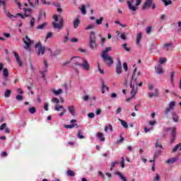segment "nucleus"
Masks as SVG:
<instances>
[{
    "instance_id": "nucleus-1",
    "label": "nucleus",
    "mask_w": 181,
    "mask_h": 181,
    "mask_svg": "<svg viewBox=\"0 0 181 181\" xmlns=\"http://www.w3.org/2000/svg\"><path fill=\"white\" fill-rule=\"evenodd\" d=\"M8 1H9V0H0V6L2 5L3 9L5 11L6 16L8 18H9V19H11V21H16V19H15V18H18V16H20L21 18V19H25V18H28V17L30 16V14L25 13L23 16V14H22L21 13H18L15 16L11 14V13H9V11H6V4H8Z\"/></svg>"
},
{
    "instance_id": "nucleus-2",
    "label": "nucleus",
    "mask_w": 181,
    "mask_h": 181,
    "mask_svg": "<svg viewBox=\"0 0 181 181\" xmlns=\"http://www.w3.org/2000/svg\"><path fill=\"white\" fill-rule=\"evenodd\" d=\"M71 62H72L75 66H80L81 67H83L84 70H90V64H88V62L86 59H81L78 57H74L71 58Z\"/></svg>"
},
{
    "instance_id": "nucleus-3",
    "label": "nucleus",
    "mask_w": 181,
    "mask_h": 181,
    "mask_svg": "<svg viewBox=\"0 0 181 181\" xmlns=\"http://www.w3.org/2000/svg\"><path fill=\"white\" fill-rule=\"evenodd\" d=\"M155 148H156V152L154 154V159H156L160 153H162V149H163V146L162 144H159L158 141H157L155 144Z\"/></svg>"
},
{
    "instance_id": "nucleus-4",
    "label": "nucleus",
    "mask_w": 181,
    "mask_h": 181,
    "mask_svg": "<svg viewBox=\"0 0 181 181\" xmlns=\"http://www.w3.org/2000/svg\"><path fill=\"white\" fill-rule=\"evenodd\" d=\"M102 59H103V62L110 67L112 64H114V60L112 59V57H111L110 55H101Z\"/></svg>"
},
{
    "instance_id": "nucleus-5",
    "label": "nucleus",
    "mask_w": 181,
    "mask_h": 181,
    "mask_svg": "<svg viewBox=\"0 0 181 181\" xmlns=\"http://www.w3.org/2000/svg\"><path fill=\"white\" fill-rule=\"evenodd\" d=\"M25 39L26 40H25V38H23V42L25 45L24 47L25 50H29V49H30V45L33 43V41L30 40V38H29L28 35L25 36Z\"/></svg>"
},
{
    "instance_id": "nucleus-6",
    "label": "nucleus",
    "mask_w": 181,
    "mask_h": 181,
    "mask_svg": "<svg viewBox=\"0 0 181 181\" xmlns=\"http://www.w3.org/2000/svg\"><path fill=\"white\" fill-rule=\"evenodd\" d=\"M152 2H153V0H146L141 7V11H146V9H149L152 5Z\"/></svg>"
},
{
    "instance_id": "nucleus-7",
    "label": "nucleus",
    "mask_w": 181,
    "mask_h": 181,
    "mask_svg": "<svg viewBox=\"0 0 181 181\" xmlns=\"http://www.w3.org/2000/svg\"><path fill=\"white\" fill-rule=\"evenodd\" d=\"M35 49L38 47V52H37L38 56H40V53H41L42 54H45V47H42V43L37 42V43L35 45Z\"/></svg>"
},
{
    "instance_id": "nucleus-8",
    "label": "nucleus",
    "mask_w": 181,
    "mask_h": 181,
    "mask_svg": "<svg viewBox=\"0 0 181 181\" xmlns=\"http://www.w3.org/2000/svg\"><path fill=\"white\" fill-rule=\"evenodd\" d=\"M171 138L170 139V144H172L176 140V127H172L171 129Z\"/></svg>"
},
{
    "instance_id": "nucleus-9",
    "label": "nucleus",
    "mask_w": 181,
    "mask_h": 181,
    "mask_svg": "<svg viewBox=\"0 0 181 181\" xmlns=\"http://www.w3.org/2000/svg\"><path fill=\"white\" fill-rule=\"evenodd\" d=\"M130 88H132L131 95H132V98H135V95H136L138 93V88H135L134 83H130Z\"/></svg>"
},
{
    "instance_id": "nucleus-10",
    "label": "nucleus",
    "mask_w": 181,
    "mask_h": 181,
    "mask_svg": "<svg viewBox=\"0 0 181 181\" xmlns=\"http://www.w3.org/2000/svg\"><path fill=\"white\" fill-rule=\"evenodd\" d=\"M64 25V23L63 19H62L58 24L57 22L52 23V26L53 28H54V29H62V28H63Z\"/></svg>"
},
{
    "instance_id": "nucleus-11",
    "label": "nucleus",
    "mask_w": 181,
    "mask_h": 181,
    "mask_svg": "<svg viewBox=\"0 0 181 181\" xmlns=\"http://www.w3.org/2000/svg\"><path fill=\"white\" fill-rule=\"evenodd\" d=\"M116 73L121 74L122 73V65H121V61L119 60L116 66Z\"/></svg>"
},
{
    "instance_id": "nucleus-12",
    "label": "nucleus",
    "mask_w": 181,
    "mask_h": 181,
    "mask_svg": "<svg viewBox=\"0 0 181 181\" xmlns=\"http://www.w3.org/2000/svg\"><path fill=\"white\" fill-rule=\"evenodd\" d=\"M155 71L157 74H163V68H162V65L158 64L155 67Z\"/></svg>"
},
{
    "instance_id": "nucleus-13",
    "label": "nucleus",
    "mask_w": 181,
    "mask_h": 181,
    "mask_svg": "<svg viewBox=\"0 0 181 181\" xmlns=\"http://www.w3.org/2000/svg\"><path fill=\"white\" fill-rule=\"evenodd\" d=\"M132 2H134V0H130L127 1L128 8L129 9H130V11H133V12H135V11L138 9V8L132 6Z\"/></svg>"
},
{
    "instance_id": "nucleus-14",
    "label": "nucleus",
    "mask_w": 181,
    "mask_h": 181,
    "mask_svg": "<svg viewBox=\"0 0 181 181\" xmlns=\"http://www.w3.org/2000/svg\"><path fill=\"white\" fill-rule=\"evenodd\" d=\"M80 23H81L80 17L77 16L73 22V25H74V29H77V28H78Z\"/></svg>"
},
{
    "instance_id": "nucleus-15",
    "label": "nucleus",
    "mask_w": 181,
    "mask_h": 181,
    "mask_svg": "<svg viewBox=\"0 0 181 181\" xmlns=\"http://www.w3.org/2000/svg\"><path fill=\"white\" fill-rule=\"evenodd\" d=\"M172 47H173V43H172V42L165 43L163 45V49L166 52H169V50H170V49H172Z\"/></svg>"
},
{
    "instance_id": "nucleus-16",
    "label": "nucleus",
    "mask_w": 181,
    "mask_h": 181,
    "mask_svg": "<svg viewBox=\"0 0 181 181\" xmlns=\"http://www.w3.org/2000/svg\"><path fill=\"white\" fill-rule=\"evenodd\" d=\"M13 53L16 57V62L18 63L20 66H22V61H21V59L19 58V54L17 53L15 51H13Z\"/></svg>"
},
{
    "instance_id": "nucleus-17",
    "label": "nucleus",
    "mask_w": 181,
    "mask_h": 181,
    "mask_svg": "<svg viewBox=\"0 0 181 181\" xmlns=\"http://www.w3.org/2000/svg\"><path fill=\"white\" fill-rule=\"evenodd\" d=\"M62 49H56L55 52L54 53H52L51 52V57H56L57 56H59V54H62Z\"/></svg>"
},
{
    "instance_id": "nucleus-18",
    "label": "nucleus",
    "mask_w": 181,
    "mask_h": 181,
    "mask_svg": "<svg viewBox=\"0 0 181 181\" xmlns=\"http://www.w3.org/2000/svg\"><path fill=\"white\" fill-rule=\"evenodd\" d=\"M169 131H172V127L165 129L163 132L161 137L165 138V136H168V132H169Z\"/></svg>"
},
{
    "instance_id": "nucleus-19",
    "label": "nucleus",
    "mask_w": 181,
    "mask_h": 181,
    "mask_svg": "<svg viewBox=\"0 0 181 181\" xmlns=\"http://www.w3.org/2000/svg\"><path fill=\"white\" fill-rule=\"evenodd\" d=\"M90 41H97V37L95 36V33L91 31L89 36Z\"/></svg>"
},
{
    "instance_id": "nucleus-20",
    "label": "nucleus",
    "mask_w": 181,
    "mask_h": 181,
    "mask_svg": "<svg viewBox=\"0 0 181 181\" xmlns=\"http://www.w3.org/2000/svg\"><path fill=\"white\" fill-rule=\"evenodd\" d=\"M46 18V12L43 11V9H40L38 12V18L39 19H42V18Z\"/></svg>"
},
{
    "instance_id": "nucleus-21",
    "label": "nucleus",
    "mask_w": 181,
    "mask_h": 181,
    "mask_svg": "<svg viewBox=\"0 0 181 181\" xmlns=\"http://www.w3.org/2000/svg\"><path fill=\"white\" fill-rule=\"evenodd\" d=\"M138 83V78L135 77V76L132 75V78L130 79V84H135L136 85Z\"/></svg>"
},
{
    "instance_id": "nucleus-22",
    "label": "nucleus",
    "mask_w": 181,
    "mask_h": 181,
    "mask_svg": "<svg viewBox=\"0 0 181 181\" xmlns=\"http://www.w3.org/2000/svg\"><path fill=\"white\" fill-rule=\"evenodd\" d=\"M179 160V158L177 157H173L172 158H169L167 160V163H175V162H177Z\"/></svg>"
},
{
    "instance_id": "nucleus-23",
    "label": "nucleus",
    "mask_w": 181,
    "mask_h": 181,
    "mask_svg": "<svg viewBox=\"0 0 181 181\" xmlns=\"http://www.w3.org/2000/svg\"><path fill=\"white\" fill-rule=\"evenodd\" d=\"M159 97V93L158 89H155V93H148L149 98H152V97Z\"/></svg>"
},
{
    "instance_id": "nucleus-24",
    "label": "nucleus",
    "mask_w": 181,
    "mask_h": 181,
    "mask_svg": "<svg viewBox=\"0 0 181 181\" xmlns=\"http://www.w3.org/2000/svg\"><path fill=\"white\" fill-rule=\"evenodd\" d=\"M172 118L174 122H176V123L179 122V115H177L176 112H173L172 114Z\"/></svg>"
},
{
    "instance_id": "nucleus-25",
    "label": "nucleus",
    "mask_w": 181,
    "mask_h": 181,
    "mask_svg": "<svg viewBox=\"0 0 181 181\" xmlns=\"http://www.w3.org/2000/svg\"><path fill=\"white\" fill-rule=\"evenodd\" d=\"M115 175H117V176H119V177H120V179H122V181H128L127 180V177L125 176H123L122 173H121V172L118 171L115 173Z\"/></svg>"
},
{
    "instance_id": "nucleus-26",
    "label": "nucleus",
    "mask_w": 181,
    "mask_h": 181,
    "mask_svg": "<svg viewBox=\"0 0 181 181\" xmlns=\"http://www.w3.org/2000/svg\"><path fill=\"white\" fill-rule=\"evenodd\" d=\"M142 39V33H139L137 34V36L136 37V45H139L141 43V40Z\"/></svg>"
},
{
    "instance_id": "nucleus-27",
    "label": "nucleus",
    "mask_w": 181,
    "mask_h": 181,
    "mask_svg": "<svg viewBox=\"0 0 181 181\" xmlns=\"http://www.w3.org/2000/svg\"><path fill=\"white\" fill-rule=\"evenodd\" d=\"M105 90H107V91H110V88L108 86H106L105 83L104 82H103V83H102V94H104V93H105Z\"/></svg>"
},
{
    "instance_id": "nucleus-28",
    "label": "nucleus",
    "mask_w": 181,
    "mask_h": 181,
    "mask_svg": "<svg viewBox=\"0 0 181 181\" xmlns=\"http://www.w3.org/2000/svg\"><path fill=\"white\" fill-rule=\"evenodd\" d=\"M111 50H112L111 47H106L105 50L103 51L102 56H104V55L108 56V54H107V53H108V52H111Z\"/></svg>"
},
{
    "instance_id": "nucleus-29",
    "label": "nucleus",
    "mask_w": 181,
    "mask_h": 181,
    "mask_svg": "<svg viewBox=\"0 0 181 181\" xmlns=\"http://www.w3.org/2000/svg\"><path fill=\"white\" fill-rule=\"evenodd\" d=\"M90 49H95L97 47V41H89Z\"/></svg>"
},
{
    "instance_id": "nucleus-30",
    "label": "nucleus",
    "mask_w": 181,
    "mask_h": 181,
    "mask_svg": "<svg viewBox=\"0 0 181 181\" xmlns=\"http://www.w3.org/2000/svg\"><path fill=\"white\" fill-rule=\"evenodd\" d=\"M66 175L69 176L71 177H73L76 176V173H74V171H73L71 170H68L66 171Z\"/></svg>"
},
{
    "instance_id": "nucleus-31",
    "label": "nucleus",
    "mask_w": 181,
    "mask_h": 181,
    "mask_svg": "<svg viewBox=\"0 0 181 181\" xmlns=\"http://www.w3.org/2000/svg\"><path fill=\"white\" fill-rule=\"evenodd\" d=\"M79 9L83 15H87V11H86V5L82 4L81 7H79Z\"/></svg>"
},
{
    "instance_id": "nucleus-32",
    "label": "nucleus",
    "mask_w": 181,
    "mask_h": 181,
    "mask_svg": "<svg viewBox=\"0 0 181 181\" xmlns=\"http://www.w3.org/2000/svg\"><path fill=\"white\" fill-rule=\"evenodd\" d=\"M98 138H99L102 142L105 141V137H104V134L101 132L98 133Z\"/></svg>"
},
{
    "instance_id": "nucleus-33",
    "label": "nucleus",
    "mask_w": 181,
    "mask_h": 181,
    "mask_svg": "<svg viewBox=\"0 0 181 181\" xmlns=\"http://www.w3.org/2000/svg\"><path fill=\"white\" fill-rule=\"evenodd\" d=\"M3 76L6 78H7V77L9 76V71H8V69H6V68L4 69V70H3Z\"/></svg>"
},
{
    "instance_id": "nucleus-34",
    "label": "nucleus",
    "mask_w": 181,
    "mask_h": 181,
    "mask_svg": "<svg viewBox=\"0 0 181 181\" xmlns=\"http://www.w3.org/2000/svg\"><path fill=\"white\" fill-rule=\"evenodd\" d=\"M180 149L181 151V143L177 144L175 148L173 149V152H177V150Z\"/></svg>"
},
{
    "instance_id": "nucleus-35",
    "label": "nucleus",
    "mask_w": 181,
    "mask_h": 181,
    "mask_svg": "<svg viewBox=\"0 0 181 181\" xmlns=\"http://www.w3.org/2000/svg\"><path fill=\"white\" fill-rule=\"evenodd\" d=\"M119 121H120V123L124 128H128V123H127L125 120L119 119Z\"/></svg>"
},
{
    "instance_id": "nucleus-36",
    "label": "nucleus",
    "mask_w": 181,
    "mask_h": 181,
    "mask_svg": "<svg viewBox=\"0 0 181 181\" xmlns=\"http://www.w3.org/2000/svg\"><path fill=\"white\" fill-rule=\"evenodd\" d=\"M165 6H168V5H172V0H162Z\"/></svg>"
},
{
    "instance_id": "nucleus-37",
    "label": "nucleus",
    "mask_w": 181,
    "mask_h": 181,
    "mask_svg": "<svg viewBox=\"0 0 181 181\" xmlns=\"http://www.w3.org/2000/svg\"><path fill=\"white\" fill-rule=\"evenodd\" d=\"M11 93H12V91L9 89H6V92L4 93V96L8 98L9 97H11Z\"/></svg>"
},
{
    "instance_id": "nucleus-38",
    "label": "nucleus",
    "mask_w": 181,
    "mask_h": 181,
    "mask_svg": "<svg viewBox=\"0 0 181 181\" xmlns=\"http://www.w3.org/2000/svg\"><path fill=\"white\" fill-rule=\"evenodd\" d=\"M68 110L71 115H74V106H68Z\"/></svg>"
},
{
    "instance_id": "nucleus-39",
    "label": "nucleus",
    "mask_w": 181,
    "mask_h": 181,
    "mask_svg": "<svg viewBox=\"0 0 181 181\" xmlns=\"http://www.w3.org/2000/svg\"><path fill=\"white\" fill-rule=\"evenodd\" d=\"M82 134L83 133H82L81 130L78 131L77 136H78V138H79V139H84V136Z\"/></svg>"
},
{
    "instance_id": "nucleus-40",
    "label": "nucleus",
    "mask_w": 181,
    "mask_h": 181,
    "mask_svg": "<svg viewBox=\"0 0 181 181\" xmlns=\"http://www.w3.org/2000/svg\"><path fill=\"white\" fill-rule=\"evenodd\" d=\"M170 80V83L173 84L175 81V72H171Z\"/></svg>"
},
{
    "instance_id": "nucleus-41",
    "label": "nucleus",
    "mask_w": 181,
    "mask_h": 181,
    "mask_svg": "<svg viewBox=\"0 0 181 181\" xmlns=\"http://www.w3.org/2000/svg\"><path fill=\"white\" fill-rule=\"evenodd\" d=\"M52 92L54 94V95H59V94H62V93H63V90L58 89L57 90H53Z\"/></svg>"
},
{
    "instance_id": "nucleus-42",
    "label": "nucleus",
    "mask_w": 181,
    "mask_h": 181,
    "mask_svg": "<svg viewBox=\"0 0 181 181\" xmlns=\"http://www.w3.org/2000/svg\"><path fill=\"white\" fill-rule=\"evenodd\" d=\"M103 21H104V18L100 17V19L96 20L95 23L97 25H102Z\"/></svg>"
},
{
    "instance_id": "nucleus-43",
    "label": "nucleus",
    "mask_w": 181,
    "mask_h": 181,
    "mask_svg": "<svg viewBox=\"0 0 181 181\" xmlns=\"http://www.w3.org/2000/svg\"><path fill=\"white\" fill-rule=\"evenodd\" d=\"M175 105H176V102L175 101H171L170 103H169V107L170 109L172 110V108H173V107H175Z\"/></svg>"
},
{
    "instance_id": "nucleus-44",
    "label": "nucleus",
    "mask_w": 181,
    "mask_h": 181,
    "mask_svg": "<svg viewBox=\"0 0 181 181\" xmlns=\"http://www.w3.org/2000/svg\"><path fill=\"white\" fill-rule=\"evenodd\" d=\"M29 112L30 114H35V112H36V107H32L29 109Z\"/></svg>"
},
{
    "instance_id": "nucleus-45",
    "label": "nucleus",
    "mask_w": 181,
    "mask_h": 181,
    "mask_svg": "<svg viewBox=\"0 0 181 181\" xmlns=\"http://www.w3.org/2000/svg\"><path fill=\"white\" fill-rule=\"evenodd\" d=\"M170 110L171 109H170V107L165 109L164 113L166 115V117H169V113L170 112Z\"/></svg>"
},
{
    "instance_id": "nucleus-46",
    "label": "nucleus",
    "mask_w": 181,
    "mask_h": 181,
    "mask_svg": "<svg viewBox=\"0 0 181 181\" xmlns=\"http://www.w3.org/2000/svg\"><path fill=\"white\" fill-rule=\"evenodd\" d=\"M16 99L17 101H22L23 100V96H22V95H17Z\"/></svg>"
},
{
    "instance_id": "nucleus-47",
    "label": "nucleus",
    "mask_w": 181,
    "mask_h": 181,
    "mask_svg": "<svg viewBox=\"0 0 181 181\" xmlns=\"http://www.w3.org/2000/svg\"><path fill=\"white\" fill-rule=\"evenodd\" d=\"M52 103H55L56 104H59V103H60V100H59V98H53L52 99Z\"/></svg>"
},
{
    "instance_id": "nucleus-48",
    "label": "nucleus",
    "mask_w": 181,
    "mask_h": 181,
    "mask_svg": "<svg viewBox=\"0 0 181 181\" xmlns=\"http://www.w3.org/2000/svg\"><path fill=\"white\" fill-rule=\"evenodd\" d=\"M85 29L86 30H88L90 29H94V24L88 25Z\"/></svg>"
},
{
    "instance_id": "nucleus-49",
    "label": "nucleus",
    "mask_w": 181,
    "mask_h": 181,
    "mask_svg": "<svg viewBox=\"0 0 181 181\" xmlns=\"http://www.w3.org/2000/svg\"><path fill=\"white\" fill-rule=\"evenodd\" d=\"M123 69L124 71H128V64H127V62H124Z\"/></svg>"
},
{
    "instance_id": "nucleus-50",
    "label": "nucleus",
    "mask_w": 181,
    "mask_h": 181,
    "mask_svg": "<svg viewBox=\"0 0 181 181\" xmlns=\"http://www.w3.org/2000/svg\"><path fill=\"white\" fill-rule=\"evenodd\" d=\"M151 32H152V26L147 27V28H146L147 35H149V33H151Z\"/></svg>"
},
{
    "instance_id": "nucleus-51",
    "label": "nucleus",
    "mask_w": 181,
    "mask_h": 181,
    "mask_svg": "<svg viewBox=\"0 0 181 181\" xmlns=\"http://www.w3.org/2000/svg\"><path fill=\"white\" fill-rule=\"evenodd\" d=\"M46 26V23H44L43 24H41L37 26V29H45V27Z\"/></svg>"
},
{
    "instance_id": "nucleus-52",
    "label": "nucleus",
    "mask_w": 181,
    "mask_h": 181,
    "mask_svg": "<svg viewBox=\"0 0 181 181\" xmlns=\"http://www.w3.org/2000/svg\"><path fill=\"white\" fill-rule=\"evenodd\" d=\"M35 26V18H32L30 20V27L33 28Z\"/></svg>"
},
{
    "instance_id": "nucleus-53",
    "label": "nucleus",
    "mask_w": 181,
    "mask_h": 181,
    "mask_svg": "<svg viewBox=\"0 0 181 181\" xmlns=\"http://www.w3.org/2000/svg\"><path fill=\"white\" fill-rule=\"evenodd\" d=\"M44 64H45V71H47V69L49 67V64L47 63V61L45 60L44 61Z\"/></svg>"
},
{
    "instance_id": "nucleus-54",
    "label": "nucleus",
    "mask_w": 181,
    "mask_h": 181,
    "mask_svg": "<svg viewBox=\"0 0 181 181\" xmlns=\"http://www.w3.org/2000/svg\"><path fill=\"white\" fill-rule=\"evenodd\" d=\"M6 128V123H4L3 124L1 125L0 127V131H4Z\"/></svg>"
},
{
    "instance_id": "nucleus-55",
    "label": "nucleus",
    "mask_w": 181,
    "mask_h": 181,
    "mask_svg": "<svg viewBox=\"0 0 181 181\" xmlns=\"http://www.w3.org/2000/svg\"><path fill=\"white\" fill-rule=\"evenodd\" d=\"M159 62L160 64H163V63L166 62V58H160Z\"/></svg>"
},
{
    "instance_id": "nucleus-56",
    "label": "nucleus",
    "mask_w": 181,
    "mask_h": 181,
    "mask_svg": "<svg viewBox=\"0 0 181 181\" xmlns=\"http://www.w3.org/2000/svg\"><path fill=\"white\" fill-rule=\"evenodd\" d=\"M122 47L123 49H124V50H126V52H129V48L127 47V43H124L122 45Z\"/></svg>"
},
{
    "instance_id": "nucleus-57",
    "label": "nucleus",
    "mask_w": 181,
    "mask_h": 181,
    "mask_svg": "<svg viewBox=\"0 0 181 181\" xmlns=\"http://www.w3.org/2000/svg\"><path fill=\"white\" fill-rule=\"evenodd\" d=\"M151 7L153 11H155L156 9V4L152 1Z\"/></svg>"
},
{
    "instance_id": "nucleus-58",
    "label": "nucleus",
    "mask_w": 181,
    "mask_h": 181,
    "mask_svg": "<svg viewBox=\"0 0 181 181\" xmlns=\"http://www.w3.org/2000/svg\"><path fill=\"white\" fill-rule=\"evenodd\" d=\"M64 127L67 129L74 128V124H66Z\"/></svg>"
},
{
    "instance_id": "nucleus-59",
    "label": "nucleus",
    "mask_w": 181,
    "mask_h": 181,
    "mask_svg": "<svg viewBox=\"0 0 181 181\" xmlns=\"http://www.w3.org/2000/svg\"><path fill=\"white\" fill-rule=\"evenodd\" d=\"M8 156V153L6 151L1 152V158H6Z\"/></svg>"
},
{
    "instance_id": "nucleus-60",
    "label": "nucleus",
    "mask_w": 181,
    "mask_h": 181,
    "mask_svg": "<svg viewBox=\"0 0 181 181\" xmlns=\"http://www.w3.org/2000/svg\"><path fill=\"white\" fill-rule=\"evenodd\" d=\"M23 11H24L25 13H28V12H29V13L32 12V9L31 8H24Z\"/></svg>"
},
{
    "instance_id": "nucleus-61",
    "label": "nucleus",
    "mask_w": 181,
    "mask_h": 181,
    "mask_svg": "<svg viewBox=\"0 0 181 181\" xmlns=\"http://www.w3.org/2000/svg\"><path fill=\"white\" fill-rule=\"evenodd\" d=\"M52 36H53V33H48L46 36V39H50V37H52Z\"/></svg>"
},
{
    "instance_id": "nucleus-62",
    "label": "nucleus",
    "mask_w": 181,
    "mask_h": 181,
    "mask_svg": "<svg viewBox=\"0 0 181 181\" xmlns=\"http://www.w3.org/2000/svg\"><path fill=\"white\" fill-rule=\"evenodd\" d=\"M95 116V115H94V112H90L88 114V117L89 118H94Z\"/></svg>"
},
{
    "instance_id": "nucleus-63",
    "label": "nucleus",
    "mask_w": 181,
    "mask_h": 181,
    "mask_svg": "<svg viewBox=\"0 0 181 181\" xmlns=\"http://www.w3.org/2000/svg\"><path fill=\"white\" fill-rule=\"evenodd\" d=\"M117 163H118V161L112 162V163H110V166L112 168H115V165H117Z\"/></svg>"
},
{
    "instance_id": "nucleus-64",
    "label": "nucleus",
    "mask_w": 181,
    "mask_h": 181,
    "mask_svg": "<svg viewBox=\"0 0 181 181\" xmlns=\"http://www.w3.org/2000/svg\"><path fill=\"white\" fill-rule=\"evenodd\" d=\"M105 42V37H103L101 38V40H100V45L101 46H104V43Z\"/></svg>"
}]
</instances>
